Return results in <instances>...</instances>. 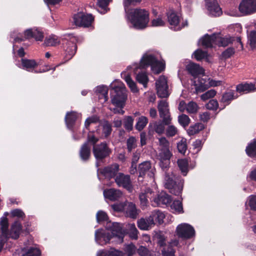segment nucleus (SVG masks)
Here are the masks:
<instances>
[{
	"mask_svg": "<svg viewBox=\"0 0 256 256\" xmlns=\"http://www.w3.org/2000/svg\"><path fill=\"white\" fill-rule=\"evenodd\" d=\"M108 227L110 232L100 229L96 230V241L100 244L109 243L112 238H116L118 242H123L124 234L121 224L118 222L110 223Z\"/></svg>",
	"mask_w": 256,
	"mask_h": 256,
	"instance_id": "f257e3e1",
	"label": "nucleus"
},
{
	"mask_svg": "<svg viewBox=\"0 0 256 256\" xmlns=\"http://www.w3.org/2000/svg\"><path fill=\"white\" fill-rule=\"evenodd\" d=\"M126 18L136 30L146 28L149 22V12L144 9L134 8L126 12Z\"/></svg>",
	"mask_w": 256,
	"mask_h": 256,
	"instance_id": "f03ea898",
	"label": "nucleus"
},
{
	"mask_svg": "<svg viewBox=\"0 0 256 256\" xmlns=\"http://www.w3.org/2000/svg\"><path fill=\"white\" fill-rule=\"evenodd\" d=\"M98 140L99 138L92 132V138L88 140V142H91L93 155L96 161L103 162L110 156L112 154V150L106 142L98 144Z\"/></svg>",
	"mask_w": 256,
	"mask_h": 256,
	"instance_id": "7ed1b4c3",
	"label": "nucleus"
},
{
	"mask_svg": "<svg viewBox=\"0 0 256 256\" xmlns=\"http://www.w3.org/2000/svg\"><path fill=\"white\" fill-rule=\"evenodd\" d=\"M115 95L112 98V103L116 108L111 110L114 114H124V111L122 108L125 106V102L127 98L126 90V87L114 86V88Z\"/></svg>",
	"mask_w": 256,
	"mask_h": 256,
	"instance_id": "20e7f679",
	"label": "nucleus"
},
{
	"mask_svg": "<svg viewBox=\"0 0 256 256\" xmlns=\"http://www.w3.org/2000/svg\"><path fill=\"white\" fill-rule=\"evenodd\" d=\"M149 66L156 74H159L165 68V64L158 60L155 56L146 54L142 58L139 66L141 68H145Z\"/></svg>",
	"mask_w": 256,
	"mask_h": 256,
	"instance_id": "39448f33",
	"label": "nucleus"
},
{
	"mask_svg": "<svg viewBox=\"0 0 256 256\" xmlns=\"http://www.w3.org/2000/svg\"><path fill=\"white\" fill-rule=\"evenodd\" d=\"M165 172L164 185L166 188L169 190L170 193L175 195H180L182 191L184 180L177 179L172 174H170L167 171Z\"/></svg>",
	"mask_w": 256,
	"mask_h": 256,
	"instance_id": "423d86ee",
	"label": "nucleus"
},
{
	"mask_svg": "<svg viewBox=\"0 0 256 256\" xmlns=\"http://www.w3.org/2000/svg\"><path fill=\"white\" fill-rule=\"evenodd\" d=\"M62 40V44L64 50V59L67 62L75 55L77 50L76 44V40L71 34L65 35Z\"/></svg>",
	"mask_w": 256,
	"mask_h": 256,
	"instance_id": "0eeeda50",
	"label": "nucleus"
},
{
	"mask_svg": "<svg viewBox=\"0 0 256 256\" xmlns=\"http://www.w3.org/2000/svg\"><path fill=\"white\" fill-rule=\"evenodd\" d=\"M73 18L75 25L84 28L90 26L94 20V16L92 14L83 12L75 14Z\"/></svg>",
	"mask_w": 256,
	"mask_h": 256,
	"instance_id": "6e6552de",
	"label": "nucleus"
},
{
	"mask_svg": "<svg viewBox=\"0 0 256 256\" xmlns=\"http://www.w3.org/2000/svg\"><path fill=\"white\" fill-rule=\"evenodd\" d=\"M92 138V132H90L86 138V141L80 146L78 156L82 161L88 162L91 158V142H88V140Z\"/></svg>",
	"mask_w": 256,
	"mask_h": 256,
	"instance_id": "1a4fd4ad",
	"label": "nucleus"
},
{
	"mask_svg": "<svg viewBox=\"0 0 256 256\" xmlns=\"http://www.w3.org/2000/svg\"><path fill=\"white\" fill-rule=\"evenodd\" d=\"M114 180L118 187L123 188L129 192H132L134 187L130 175L118 172Z\"/></svg>",
	"mask_w": 256,
	"mask_h": 256,
	"instance_id": "9d476101",
	"label": "nucleus"
},
{
	"mask_svg": "<svg viewBox=\"0 0 256 256\" xmlns=\"http://www.w3.org/2000/svg\"><path fill=\"white\" fill-rule=\"evenodd\" d=\"M176 233L179 238L184 239H190L194 235L195 231L192 226L184 223L177 226Z\"/></svg>",
	"mask_w": 256,
	"mask_h": 256,
	"instance_id": "9b49d317",
	"label": "nucleus"
},
{
	"mask_svg": "<svg viewBox=\"0 0 256 256\" xmlns=\"http://www.w3.org/2000/svg\"><path fill=\"white\" fill-rule=\"evenodd\" d=\"M157 94L161 98H166L169 96L166 78L161 76L156 82Z\"/></svg>",
	"mask_w": 256,
	"mask_h": 256,
	"instance_id": "f8f14e48",
	"label": "nucleus"
},
{
	"mask_svg": "<svg viewBox=\"0 0 256 256\" xmlns=\"http://www.w3.org/2000/svg\"><path fill=\"white\" fill-rule=\"evenodd\" d=\"M240 12L248 15L256 12V0H242L238 6Z\"/></svg>",
	"mask_w": 256,
	"mask_h": 256,
	"instance_id": "ddd939ff",
	"label": "nucleus"
},
{
	"mask_svg": "<svg viewBox=\"0 0 256 256\" xmlns=\"http://www.w3.org/2000/svg\"><path fill=\"white\" fill-rule=\"evenodd\" d=\"M172 154L168 149H161L159 153V165L162 171H168L170 164Z\"/></svg>",
	"mask_w": 256,
	"mask_h": 256,
	"instance_id": "4468645a",
	"label": "nucleus"
},
{
	"mask_svg": "<svg viewBox=\"0 0 256 256\" xmlns=\"http://www.w3.org/2000/svg\"><path fill=\"white\" fill-rule=\"evenodd\" d=\"M168 107V104L165 100H160L158 106L160 116L162 118L163 122L166 125H168L171 121L170 113Z\"/></svg>",
	"mask_w": 256,
	"mask_h": 256,
	"instance_id": "2eb2a0df",
	"label": "nucleus"
},
{
	"mask_svg": "<svg viewBox=\"0 0 256 256\" xmlns=\"http://www.w3.org/2000/svg\"><path fill=\"white\" fill-rule=\"evenodd\" d=\"M120 166L116 163L112 164L100 170V172L103 176L110 180L116 178L118 174Z\"/></svg>",
	"mask_w": 256,
	"mask_h": 256,
	"instance_id": "dca6fc26",
	"label": "nucleus"
},
{
	"mask_svg": "<svg viewBox=\"0 0 256 256\" xmlns=\"http://www.w3.org/2000/svg\"><path fill=\"white\" fill-rule=\"evenodd\" d=\"M206 5L210 14L214 16H220L222 12L217 0H206Z\"/></svg>",
	"mask_w": 256,
	"mask_h": 256,
	"instance_id": "f3484780",
	"label": "nucleus"
},
{
	"mask_svg": "<svg viewBox=\"0 0 256 256\" xmlns=\"http://www.w3.org/2000/svg\"><path fill=\"white\" fill-rule=\"evenodd\" d=\"M21 64L22 68L29 72H34L35 73L42 72L45 70L38 71L34 69L39 65L36 60L33 59L23 58L21 59Z\"/></svg>",
	"mask_w": 256,
	"mask_h": 256,
	"instance_id": "a211bd4d",
	"label": "nucleus"
},
{
	"mask_svg": "<svg viewBox=\"0 0 256 256\" xmlns=\"http://www.w3.org/2000/svg\"><path fill=\"white\" fill-rule=\"evenodd\" d=\"M165 218V214L160 210H154L148 216V220L152 224H161L164 222V219Z\"/></svg>",
	"mask_w": 256,
	"mask_h": 256,
	"instance_id": "6ab92c4d",
	"label": "nucleus"
},
{
	"mask_svg": "<svg viewBox=\"0 0 256 256\" xmlns=\"http://www.w3.org/2000/svg\"><path fill=\"white\" fill-rule=\"evenodd\" d=\"M21 232H23L21 223L19 221H15L11 226L10 232H8V238L17 240Z\"/></svg>",
	"mask_w": 256,
	"mask_h": 256,
	"instance_id": "aec40b11",
	"label": "nucleus"
},
{
	"mask_svg": "<svg viewBox=\"0 0 256 256\" xmlns=\"http://www.w3.org/2000/svg\"><path fill=\"white\" fill-rule=\"evenodd\" d=\"M25 39L34 38L37 41H42L44 38V34L37 28H29L24 32Z\"/></svg>",
	"mask_w": 256,
	"mask_h": 256,
	"instance_id": "412c9836",
	"label": "nucleus"
},
{
	"mask_svg": "<svg viewBox=\"0 0 256 256\" xmlns=\"http://www.w3.org/2000/svg\"><path fill=\"white\" fill-rule=\"evenodd\" d=\"M236 92L242 94H247L256 91V84L252 83H241L236 86Z\"/></svg>",
	"mask_w": 256,
	"mask_h": 256,
	"instance_id": "4be33fe9",
	"label": "nucleus"
},
{
	"mask_svg": "<svg viewBox=\"0 0 256 256\" xmlns=\"http://www.w3.org/2000/svg\"><path fill=\"white\" fill-rule=\"evenodd\" d=\"M8 222L6 216H2L0 219V229L1 234L0 238L4 241L7 242L8 239Z\"/></svg>",
	"mask_w": 256,
	"mask_h": 256,
	"instance_id": "5701e85b",
	"label": "nucleus"
},
{
	"mask_svg": "<svg viewBox=\"0 0 256 256\" xmlns=\"http://www.w3.org/2000/svg\"><path fill=\"white\" fill-rule=\"evenodd\" d=\"M218 36L216 34L211 35L206 34L202 38V45L206 48L212 47V44L216 43Z\"/></svg>",
	"mask_w": 256,
	"mask_h": 256,
	"instance_id": "b1692460",
	"label": "nucleus"
},
{
	"mask_svg": "<svg viewBox=\"0 0 256 256\" xmlns=\"http://www.w3.org/2000/svg\"><path fill=\"white\" fill-rule=\"evenodd\" d=\"M172 197L166 192H160L158 196L154 198V202L158 206H163L171 203Z\"/></svg>",
	"mask_w": 256,
	"mask_h": 256,
	"instance_id": "393cba45",
	"label": "nucleus"
},
{
	"mask_svg": "<svg viewBox=\"0 0 256 256\" xmlns=\"http://www.w3.org/2000/svg\"><path fill=\"white\" fill-rule=\"evenodd\" d=\"M238 95L236 94L234 90H230L222 94V98L220 102L224 104V106H228L230 104L231 102L237 98Z\"/></svg>",
	"mask_w": 256,
	"mask_h": 256,
	"instance_id": "a878e982",
	"label": "nucleus"
},
{
	"mask_svg": "<svg viewBox=\"0 0 256 256\" xmlns=\"http://www.w3.org/2000/svg\"><path fill=\"white\" fill-rule=\"evenodd\" d=\"M188 72L194 77H196L204 72V70L199 64L194 62H190L186 66Z\"/></svg>",
	"mask_w": 256,
	"mask_h": 256,
	"instance_id": "bb28decb",
	"label": "nucleus"
},
{
	"mask_svg": "<svg viewBox=\"0 0 256 256\" xmlns=\"http://www.w3.org/2000/svg\"><path fill=\"white\" fill-rule=\"evenodd\" d=\"M104 196L111 201L118 200L122 196L120 190L114 188H109L104 191Z\"/></svg>",
	"mask_w": 256,
	"mask_h": 256,
	"instance_id": "cd10ccee",
	"label": "nucleus"
},
{
	"mask_svg": "<svg viewBox=\"0 0 256 256\" xmlns=\"http://www.w3.org/2000/svg\"><path fill=\"white\" fill-rule=\"evenodd\" d=\"M125 212L126 216L132 219L136 218L138 214L136 204L132 202H128L126 205Z\"/></svg>",
	"mask_w": 256,
	"mask_h": 256,
	"instance_id": "c85d7f7f",
	"label": "nucleus"
},
{
	"mask_svg": "<svg viewBox=\"0 0 256 256\" xmlns=\"http://www.w3.org/2000/svg\"><path fill=\"white\" fill-rule=\"evenodd\" d=\"M78 118L77 114L74 112H67L65 121L68 129L72 130Z\"/></svg>",
	"mask_w": 256,
	"mask_h": 256,
	"instance_id": "c756f323",
	"label": "nucleus"
},
{
	"mask_svg": "<svg viewBox=\"0 0 256 256\" xmlns=\"http://www.w3.org/2000/svg\"><path fill=\"white\" fill-rule=\"evenodd\" d=\"M168 20L170 26H176L180 23V18L177 14L173 10H170L166 12Z\"/></svg>",
	"mask_w": 256,
	"mask_h": 256,
	"instance_id": "7c9ffc66",
	"label": "nucleus"
},
{
	"mask_svg": "<svg viewBox=\"0 0 256 256\" xmlns=\"http://www.w3.org/2000/svg\"><path fill=\"white\" fill-rule=\"evenodd\" d=\"M122 77L132 92H136L138 91L136 82L132 80L129 74L126 72H122Z\"/></svg>",
	"mask_w": 256,
	"mask_h": 256,
	"instance_id": "2f4dec72",
	"label": "nucleus"
},
{
	"mask_svg": "<svg viewBox=\"0 0 256 256\" xmlns=\"http://www.w3.org/2000/svg\"><path fill=\"white\" fill-rule=\"evenodd\" d=\"M204 128V124L198 122L194 124L191 125L187 130V132L189 136H193L198 133Z\"/></svg>",
	"mask_w": 256,
	"mask_h": 256,
	"instance_id": "473e14b6",
	"label": "nucleus"
},
{
	"mask_svg": "<svg viewBox=\"0 0 256 256\" xmlns=\"http://www.w3.org/2000/svg\"><path fill=\"white\" fill-rule=\"evenodd\" d=\"M152 168L151 164L148 161H145L140 164L138 166V170L139 176H144L146 172Z\"/></svg>",
	"mask_w": 256,
	"mask_h": 256,
	"instance_id": "72a5a7b5",
	"label": "nucleus"
},
{
	"mask_svg": "<svg viewBox=\"0 0 256 256\" xmlns=\"http://www.w3.org/2000/svg\"><path fill=\"white\" fill-rule=\"evenodd\" d=\"M235 40L234 37H219L218 36L216 44L219 46L226 47L229 44H232Z\"/></svg>",
	"mask_w": 256,
	"mask_h": 256,
	"instance_id": "f704fd0d",
	"label": "nucleus"
},
{
	"mask_svg": "<svg viewBox=\"0 0 256 256\" xmlns=\"http://www.w3.org/2000/svg\"><path fill=\"white\" fill-rule=\"evenodd\" d=\"M60 40L55 35H52L46 37L44 44L46 46H54L60 44Z\"/></svg>",
	"mask_w": 256,
	"mask_h": 256,
	"instance_id": "c9c22d12",
	"label": "nucleus"
},
{
	"mask_svg": "<svg viewBox=\"0 0 256 256\" xmlns=\"http://www.w3.org/2000/svg\"><path fill=\"white\" fill-rule=\"evenodd\" d=\"M136 81L143 85L144 88L147 87L148 83L149 81L148 77L146 72H138L136 77Z\"/></svg>",
	"mask_w": 256,
	"mask_h": 256,
	"instance_id": "e433bc0d",
	"label": "nucleus"
},
{
	"mask_svg": "<svg viewBox=\"0 0 256 256\" xmlns=\"http://www.w3.org/2000/svg\"><path fill=\"white\" fill-rule=\"evenodd\" d=\"M148 122V118L146 116L139 117L135 126L136 129L138 132H141L146 127Z\"/></svg>",
	"mask_w": 256,
	"mask_h": 256,
	"instance_id": "4c0bfd02",
	"label": "nucleus"
},
{
	"mask_svg": "<svg viewBox=\"0 0 256 256\" xmlns=\"http://www.w3.org/2000/svg\"><path fill=\"white\" fill-rule=\"evenodd\" d=\"M246 154L251 158L256 156V140H254L246 147Z\"/></svg>",
	"mask_w": 256,
	"mask_h": 256,
	"instance_id": "58836bf2",
	"label": "nucleus"
},
{
	"mask_svg": "<svg viewBox=\"0 0 256 256\" xmlns=\"http://www.w3.org/2000/svg\"><path fill=\"white\" fill-rule=\"evenodd\" d=\"M177 162L182 174L186 176L188 172V160L186 159L178 160Z\"/></svg>",
	"mask_w": 256,
	"mask_h": 256,
	"instance_id": "ea45409f",
	"label": "nucleus"
},
{
	"mask_svg": "<svg viewBox=\"0 0 256 256\" xmlns=\"http://www.w3.org/2000/svg\"><path fill=\"white\" fill-rule=\"evenodd\" d=\"M22 251L24 252L23 256H41V251L39 248L30 247L28 250L24 248Z\"/></svg>",
	"mask_w": 256,
	"mask_h": 256,
	"instance_id": "a19ab883",
	"label": "nucleus"
},
{
	"mask_svg": "<svg viewBox=\"0 0 256 256\" xmlns=\"http://www.w3.org/2000/svg\"><path fill=\"white\" fill-rule=\"evenodd\" d=\"M152 224L148 220V217L145 219L141 218L138 221V228L142 230H148Z\"/></svg>",
	"mask_w": 256,
	"mask_h": 256,
	"instance_id": "79ce46f5",
	"label": "nucleus"
},
{
	"mask_svg": "<svg viewBox=\"0 0 256 256\" xmlns=\"http://www.w3.org/2000/svg\"><path fill=\"white\" fill-rule=\"evenodd\" d=\"M171 208L178 214L184 212L182 204L180 200H174L170 206Z\"/></svg>",
	"mask_w": 256,
	"mask_h": 256,
	"instance_id": "37998d69",
	"label": "nucleus"
},
{
	"mask_svg": "<svg viewBox=\"0 0 256 256\" xmlns=\"http://www.w3.org/2000/svg\"><path fill=\"white\" fill-rule=\"evenodd\" d=\"M134 121V119L132 116H125L124 120V126L125 129L128 132L132 130Z\"/></svg>",
	"mask_w": 256,
	"mask_h": 256,
	"instance_id": "c03bdc74",
	"label": "nucleus"
},
{
	"mask_svg": "<svg viewBox=\"0 0 256 256\" xmlns=\"http://www.w3.org/2000/svg\"><path fill=\"white\" fill-rule=\"evenodd\" d=\"M199 85L198 86L196 84H194L196 86V94L199 92H204L210 88L208 84H206L203 79L199 80Z\"/></svg>",
	"mask_w": 256,
	"mask_h": 256,
	"instance_id": "a18cd8bd",
	"label": "nucleus"
},
{
	"mask_svg": "<svg viewBox=\"0 0 256 256\" xmlns=\"http://www.w3.org/2000/svg\"><path fill=\"white\" fill-rule=\"evenodd\" d=\"M126 146L127 150L128 152H130L133 149L135 148L136 147V140L134 136H130L127 140Z\"/></svg>",
	"mask_w": 256,
	"mask_h": 256,
	"instance_id": "49530a36",
	"label": "nucleus"
},
{
	"mask_svg": "<svg viewBox=\"0 0 256 256\" xmlns=\"http://www.w3.org/2000/svg\"><path fill=\"white\" fill-rule=\"evenodd\" d=\"M142 1V0H124L123 4L125 12L130 11V9H129L130 6H136L140 4Z\"/></svg>",
	"mask_w": 256,
	"mask_h": 256,
	"instance_id": "de8ad7c7",
	"label": "nucleus"
},
{
	"mask_svg": "<svg viewBox=\"0 0 256 256\" xmlns=\"http://www.w3.org/2000/svg\"><path fill=\"white\" fill-rule=\"evenodd\" d=\"M178 122L182 127L186 128L190 124V120L187 115L182 114L178 116Z\"/></svg>",
	"mask_w": 256,
	"mask_h": 256,
	"instance_id": "09e8293b",
	"label": "nucleus"
},
{
	"mask_svg": "<svg viewBox=\"0 0 256 256\" xmlns=\"http://www.w3.org/2000/svg\"><path fill=\"white\" fill-rule=\"evenodd\" d=\"M234 54V48L233 47H229L222 53L220 56L222 59L226 60L230 58Z\"/></svg>",
	"mask_w": 256,
	"mask_h": 256,
	"instance_id": "8fccbe9b",
	"label": "nucleus"
},
{
	"mask_svg": "<svg viewBox=\"0 0 256 256\" xmlns=\"http://www.w3.org/2000/svg\"><path fill=\"white\" fill-rule=\"evenodd\" d=\"M216 94V91L211 89L200 96V98L203 101H206L210 98H214Z\"/></svg>",
	"mask_w": 256,
	"mask_h": 256,
	"instance_id": "3c124183",
	"label": "nucleus"
},
{
	"mask_svg": "<svg viewBox=\"0 0 256 256\" xmlns=\"http://www.w3.org/2000/svg\"><path fill=\"white\" fill-rule=\"evenodd\" d=\"M186 110L189 114H195L198 110V104L195 102H190L186 105Z\"/></svg>",
	"mask_w": 256,
	"mask_h": 256,
	"instance_id": "603ef678",
	"label": "nucleus"
},
{
	"mask_svg": "<svg viewBox=\"0 0 256 256\" xmlns=\"http://www.w3.org/2000/svg\"><path fill=\"white\" fill-rule=\"evenodd\" d=\"M194 58L198 61H200L207 56L208 52L200 49H198L194 52Z\"/></svg>",
	"mask_w": 256,
	"mask_h": 256,
	"instance_id": "864d4df0",
	"label": "nucleus"
},
{
	"mask_svg": "<svg viewBox=\"0 0 256 256\" xmlns=\"http://www.w3.org/2000/svg\"><path fill=\"white\" fill-rule=\"evenodd\" d=\"M177 148L178 152L182 154H184L187 150V144L186 139H182L178 143Z\"/></svg>",
	"mask_w": 256,
	"mask_h": 256,
	"instance_id": "5fc2aeb1",
	"label": "nucleus"
},
{
	"mask_svg": "<svg viewBox=\"0 0 256 256\" xmlns=\"http://www.w3.org/2000/svg\"><path fill=\"white\" fill-rule=\"evenodd\" d=\"M248 40L250 41V45L251 48H256V31H251L248 36Z\"/></svg>",
	"mask_w": 256,
	"mask_h": 256,
	"instance_id": "6e6d98bb",
	"label": "nucleus"
},
{
	"mask_svg": "<svg viewBox=\"0 0 256 256\" xmlns=\"http://www.w3.org/2000/svg\"><path fill=\"white\" fill-rule=\"evenodd\" d=\"M108 87L104 86H98L96 90V92L102 95L106 100H107L108 99Z\"/></svg>",
	"mask_w": 256,
	"mask_h": 256,
	"instance_id": "4d7b16f0",
	"label": "nucleus"
},
{
	"mask_svg": "<svg viewBox=\"0 0 256 256\" xmlns=\"http://www.w3.org/2000/svg\"><path fill=\"white\" fill-rule=\"evenodd\" d=\"M137 252L140 256H152L151 252L147 248L142 246L137 250Z\"/></svg>",
	"mask_w": 256,
	"mask_h": 256,
	"instance_id": "13d9d810",
	"label": "nucleus"
},
{
	"mask_svg": "<svg viewBox=\"0 0 256 256\" xmlns=\"http://www.w3.org/2000/svg\"><path fill=\"white\" fill-rule=\"evenodd\" d=\"M112 125L106 121L103 125L102 132L105 137H108L112 133Z\"/></svg>",
	"mask_w": 256,
	"mask_h": 256,
	"instance_id": "bf43d9fd",
	"label": "nucleus"
},
{
	"mask_svg": "<svg viewBox=\"0 0 256 256\" xmlns=\"http://www.w3.org/2000/svg\"><path fill=\"white\" fill-rule=\"evenodd\" d=\"M136 247L132 243L126 245L124 248V251L127 256H132L136 252Z\"/></svg>",
	"mask_w": 256,
	"mask_h": 256,
	"instance_id": "052dcab7",
	"label": "nucleus"
},
{
	"mask_svg": "<svg viewBox=\"0 0 256 256\" xmlns=\"http://www.w3.org/2000/svg\"><path fill=\"white\" fill-rule=\"evenodd\" d=\"M164 123L162 121V122H155L154 124V130L158 134H162L164 132L165 130Z\"/></svg>",
	"mask_w": 256,
	"mask_h": 256,
	"instance_id": "680f3d73",
	"label": "nucleus"
},
{
	"mask_svg": "<svg viewBox=\"0 0 256 256\" xmlns=\"http://www.w3.org/2000/svg\"><path fill=\"white\" fill-rule=\"evenodd\" d=\"M108 219V216L106 212L100 210L96 214V220L98 222L107 221Z\"/></svg>",
	"mask_w": 256,
	"mask_h": 256,
	"instance_id": "e2e57ef3",
	"label": "nucleus"
},
{
	"mask_svg": "<svg viewBox=\"0 0 256 256\" xmlns=\"http://www.w3.org/2000/svg\"><path fill=\"white\" fill-rule=\"evenodd\" d=\"M218 107V103L217 100L212 99L206 104V108L210 110H216Z\"/></svg>",
	"mask_w": 256,
	"mask_h": 256,
	"instance_id": "0e129e2a",
	"label": "nucleus"
},
{
	"mask_svg": "<svg viewBox=\"0 0 256 256\" xmlns=\"http://www.w3.org/2000/svg\"><path fill=\"white\" fill-rule=\"evenodd\" d=\"M178 132V130L174 126H169L166 129V135L168 137H172Z\"/></svg>",
	"mask_w": 256,
	"mask_h": 256,
	"instance_id": "69168bd1",
	"label": "nucleus"
},
{
	"mask_svg": "<svg viewBox=\"0 0 256 256\" xmlns=\"http://www.w3.org/2000/svg\"><path fill=\"white\" fill-rule=\"evenodd\" d=\"M175 251L172 248H168L167 249L164 248L162 250V256H174Z\"/></svg>",
	"mask_w": 256,
	"mask_h": 256,
	"instance_id": "338daca9",
	"label": "nucleus"
},
{
	"mask_svg": "<svg viewBox=\"0 0 256 256\" xmlns=\"http://www.w3.org/2000/svg\"><path fill=\"white\" fill-rule=\"evenodd\" d=\"M107 256H124V253L115 248H111L107 252Z\"/></svg>",
	"mask_w": 256,
	"mask_h": 256,
	"instance_id": "774afa93",
	"label": "nucleus"
}]
</instances>
